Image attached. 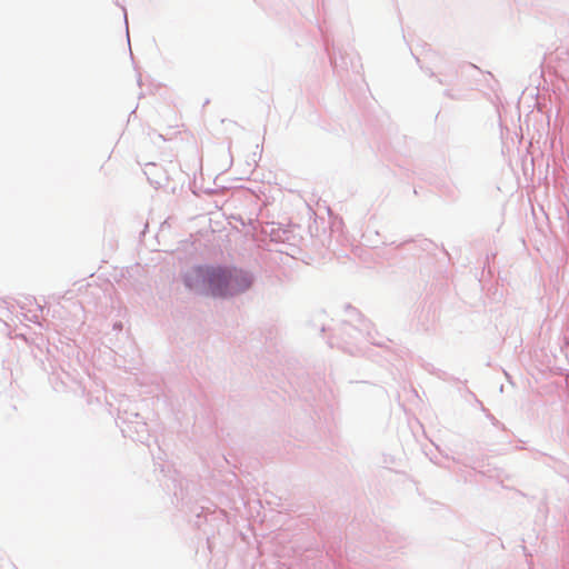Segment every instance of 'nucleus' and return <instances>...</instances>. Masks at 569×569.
I'll list each match as a JSON object with an SVG mask.
<instances>
[{
  "label": "nucleus",
  "mask_w": 569,
  "mask_h": 569,
  "mask_svg": "<svg viewBox=\"0 0 569 569\" xmlns=\"http://www.w3.org/2000/svg\"><path fill=\"white\" fill-rule=\"evenodd\" d=\"M188 288L212 297H227L244 291L251 277L238 269L197 267L184 276Z\"/></svg>",
  "instance_id": "nucleus-1"
}]
</instances>
